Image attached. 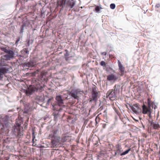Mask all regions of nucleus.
<instances>
[{
    "label": "nucleus",
    "instance_id": "1",
    "mask_svg": "<svg viewBox=\"0 0 160 160\" xmlns=\"http://www.w3.org/2000/svg\"><path fill=\"white\" fill-rule=\"evenodd\" d=\"M58 131H52L48 137V139H51L52 145L54 147L58 145L59 143H61L63 142H65L67 140L66 137H63L61 139L60 138L58 135Z\"/></svg>",
    "mask_w": 160,
    "mask_h": 160
},
{
    "label": "nucleus",
    "instance_id": "2",
    "mask_svg": "<svg viewBox=\"0 0 160 160\" xmlns=\"http://www.w3.org/2000/svg\"><path fill=\"white\" fill-rule=\"evenodd\" d=\"M1 50L6 54L3 55V59L6 60H9L14 58L15 54L14 52L12 50L8 49L6 48H1Z\"/></svg>",
    "mask_w": 160,
    "mask_h": 160
},
{
    "label": "nucleus",
    "instance_id": "3",
    "mask_svg": "<svg viewBox=\"0 0 160 160\" xmlns=\"http://www.w3.org/2000/svg\"><path fill=\"white\" fill-rule=\"evenodd\" d=\"M56 99L58 102V104L52 105L53 109L54 110H59L60 111L62 109L60 108H58V107H65V106L63 105L64 103L62 97L61 96H57Z\"/></svg>",
    "mask_w": 160,
    "mask_h": 160
},
{
    "label": "nucleus",
    "instance_id": "4",
    "mask_svg": "<svg viewBox=\"0 0 160 160\" xmlns=\"http://www.w3.org/2000/svg\"><path fill=\"white\" fill-rule=\"evenodd\" d=\"M114 90H109L107 93V98H109L111 101L114 100L116 99L117 96V88L115 86Z\"/></svg>",
    "mask_w": 160,
    "mask_h": 160
},
{
    "label": "nucleus",
    "instance_id": "5",
    "mask_svg": "<svg viewBox=\"0 0 160 160\" xmlns=\"http://www.w3.org/2000/svg\"><path fill=\"white\" fill-rule=\"evenodd\" d=\"M142 113L143 114H147L148 116L151 118V113L152 109L151 108L149 99H148V107H147L145 105L142 106Z\"/></svg>",
    "mask_w": 160,
    "mask_h": 160
},
{
    "label": "nucleus",
    "instance_id": "6",
    "mask_svg": "<svg viewBox=\"0 0 160 160\" xmlns=\"http://www.w3.org/2000/svg\"><path fill=\"white\" fill-rule=\"evenodd\" d=\"M42 89L43 88L42 87L40 86L39 88V86H38L37 88L33 86H30L26 91V94L27 95H31L33 92L37 91L38 90H42Z\"/></svg>",
    "mask_w": 160,
    "mask_h": 160
},
{
    "label": "nucleus",
    "instance_id": "7",
    "mask_svg": "<svg viewBox=\"0 0 160 160\" xmlns=\"http://www.w3.org/2000/svg\"><path fill=\"white\" fill-rule=\"evenodd\" d=\"M107 117V112L106 110H105L103 112V116L101 113L99 114L96 117L95 119L96 122L98 123L100 119H102L103 118H106Z\"/></svg>",
    "mask_w": 160,
    "mask_h": 160
},
{
    "label": "nucleus",
    "instance_id": "8",
    "mask_svg": "<svg viewBox=\"0 0 160 160\" xmlns=\"http://www.w3.org/2000/svg\"><path fill=\"white\" fill-rule=\"evenodd\" d=\"M22 121L20 119H16V125H14L13 127V129L14 130H21L22 129V127L21 126V123H22Z\"/></svg>",
    "mask_w": 160,
    "mask_h": 160
},
{
    "label": "nucleus",
    "instance_id": "9",
    "mask_svg": "<svg viewBox=\"0 0 160 160\" xmlns=\"http://www.w3.org/2000/svg\"><path fill=\"white\" fill-rule=\"evenodd\" d=\"M99 92H97L96 87L93 88L92 92V98L93 100H96L98 95Z\"/></svg>",
    "mask_w": 160,
    "mask_h": 160
},
{
    "label": "nucleus",
    "instance_id": "10",
    "mask_svg": "<svg viewBox=\"0 0 160 160\" xmlns=\"http://www.w3.org/2000/svg\"><path fill=\"white\" fill-rule=\"evenodd\" d=\"M8 68L6 67H3L0 68V80H1L3 77V75L8 72Z\"/></svg>",
    "mask_w": 160,
    "mask_h": 160
},
{
    "label": "nucleus",
    "instance_id": "11",
    "mask_svg": "<svg viewBox=\"0 0 160 160\" xmlns=\"http://www.w3.org/2000/svg\"><path fill=\"white\" fill-rule=\"evenodd\" d=\"M8 68L6 67H3L0 68V80H1L3 77V75L8 72Z\"/></svg>",
    "mask_w": 160,
    "mask_h": 160
},
{
    "label": "nucleus",
    "instance_id": "12",
    "mask_svg": "<svg viewBox=\"0 0 160 160\" xmlns=\"http://www.w3.org/2000/svg\"><path fill=\"white\" fill-rule=\"evenodd\" d=\"M118 63L119 67V69L120 70V75L121 76H122L123 75L124 73L125 68L123 66L119 61H118Z\"/></svg>",
    "mask_w": 160,
    "mask_h": 160
},
{
    "label": "nucleus",
    "instance_id": "13",
    "mask_svg": "<svg viewBox=\"0 0 160 160\" xmlns=\"http://www.w3.org/2000/svg\"><path fill=\"white\" fill-rule=\"evenodd\" d=\"M73 0H72V1H65V3H66V5L67 6L69 7L70 8H73V6L75 5L76 2L74 1H72Z\"/></svg>",
    "mask_w": 160,
    "mask_h": 160
},
{
    "label": "nucleus",
    "instance_id": "14",
    "mask_svg": "<svg viewBox=\"0 0 160 160\" xmlns=\"http://www.w3.org/2000/svg\"><path fill=\"white\" fill-rule=\"evenodd\" d=\"M118 77L113 74L109 75L107 76V80L109 81H115L117 80Z\"/></svg>",
    "mask_w": 160,
    "mask_h": 160
},
{
    "label": "nucleus",
    "instance_id": "15",
    "mask_svg": "<svg viewBox=\"0 0 160 160\" xmlns=\"http://www.w3.org/2000/svg\"><path fill=\"white\" fill-rule=\"evenodd\" d=\"M56 111L52 113V115L54 116V120L55 121H57L58 120V118L60 116V114L58 112V111H60L59 110Z\"/></svg>",
    "mask_w": 160,
    "mask_h": 160
},
{
    "label": "nucleus",
    "instance_id": "16",
    "mask_svg": "<svg viewBox=\"0 0 160 160\" xmlns=\"http://www.w3.org/2000/svg\"><path fill=\"white\" fill-rule=\"evenodd\" d=\"M131 109L135 113L137 112L139 109L138 104H134L133 106L132 107Z\"/></svg>",
    "mask_w": 160,
    "mask_h": 160
},
{
    "label": "nucleus",
    "instance_id": "17",
    "mask_svg": "<svg viewBox=\"0 0 160 160\" xmlns=\"http://www.w3.org/2000/svg\"><path fill=\"white\" fill-rule=\"evenodd\" d=\"M63 0H59L57 2V6L60 7L62 6L63 5Z\"/></svg>",
    "mask_w": 160,
    "mask_h": 160
},
{
    "label": "nucleus",
    "instance_id": "18",
    "mask_svg": "<svg viewBox=\"0 0 160 160\" xmlns=\"http://www.w3.org/2000/svg\"><path fill=\"white\" fill-rule=\"evenodd\" d=\"M153 128L155 129H158L160 128V125L158 123H154L152 126Z\"/></svg>",
    "mask_w": 160,
    "mask_h": 160
},
{
    "label": "nucleus",
    "instance_id": "19",
    "mask_svg": "<svg viewBox=\"0 0 160 160\" xmlns=\"http://www.w3.org/2000/svg\"><path fill=\"white\" fill-rule=\"evenodd\" d=\"M17 131V137L18 138H19L21 136H23V132H22L21 131Z\"/></svg>",
    "mask_w": 160,
    "mask_h": 160
},
{
    "label": "nucleus",
    "instance_id": "20",
    "mask_svg": "<svg viewBox=\"0 0 160 160\" xmlns=\"http://www.w3.org/2000/svg\"><path fill=\"white\" fill-rule=\"evenodd\" d=\"M26 66L28 67H33L34 66V64L33 62H28L26 63Z\"/></svg>",
    "mask_w": 160,
    "mask_h": 160
},
{
    "label": "nucleus",
    "instance_id": "21",
    "mask_svg": "<svg viewBox=\"0 0 160 160\" xmlns=\"http://www.w3.org/2000/svg\"><path fill=\"white\" fill-rule=\"evenodd\" d=\"M130 150H131V148H129L127 150H126L125 152H123L121 154V156H122V155H125L127 154L130 151Z\"/></svg>",
    "mask_w": 160,
    "mask_h": 160
},
{
    "label": "nucleus",
    "instance_id": "22",
    "mask_svg": "<svg viewBox=\"0 0 160 160\" xmlns=\"http://www.w3.org/2000/svg\"><path fill=\"white\" fill-rule=\"evenodd\" d=\"M71 96L75 99H77L78 98L77 95V94L75 93H71Z\"/></svg>",
    "mask_w": 160,
    "mask_h": 160
},
{
    "label": "nucleus",
    "instance_id": "23",
    "mask_svg": "<svg viewBox=\"0 0 160 160\" xmlns=\"http://www.w3.org/2000/svg\"><path fill=\"white\" fill-rule=\"evenodd\" d=\"M10 123H9L7 121H5L3 124V127H8L9 126Z\"/></svg>",
    "mask_w": 160,
    "mask_h": 160
},
{
    "label": "nucleus",
    "instance_id": "24",
    "mask_svg": "<svg viewBox=\"0 0 160 160\" xmlns=\"http://www.w3.org/2000/svg\"><path fill=\"white\" fill-rule=\"evenodd\" d=\"M26 25L25 24H23L21 27V30L20 31V32L21 33H22L23 31V30H24V27H26Z\"/></svg>",
    "mask_w": 160,
    "mask_h": 160
},
{
    "label": "nucleus",
    "instance_id": "25",
    "mask_svg": "<svg viewBox=\"0 0 160 160\" xmlns=\"http://www.w3.org/2000/svg\"><path fill=\"white\" fill-rule=\"evenodd\" d=\"M115 5L114 3H112L110 5V8L111 9H113L115 8Z\"/></svg>",
    "mask_w": 160,
    "mask_h": 160
},
{
    "label": "nucleus",
    "instance_id": "26",
    "mask_svg": "<svg viewBox=\"0 0 160 160\" xmlns=\"http://www.w3.org/2000/svg\"><path fill=\"white\" fill-rule=\"evenodd\" d=\"M100 8H100L98 6H97L95 8V10L97 12H98L100 11Z\"/></svg>",
    "mask_w": 160,
    "mask_h": 160
},
{
    "label": "nucleus",
    "instance_id": "27",
    "mask_svg": "<svg viewBox=\"0 0 160 160\" xmlns=\"http://www.w3.org/2000/svg\"><path fill=\"white\" fill-rule=\"evenodd\" d=\"M100 64L101 66H106V63L104 61H102L101 62Z\"/></svg>",
    "mask_w": 160,
    "mask_h": 160
},
{
    "label": "nucleus",
    "instance_id": "28",
    "mask_svg": "<svg viewBox=\"0 0 160 160\" xmlns=\"http://www.w3.org/2000/svg\"><path fill=\"white\" fill-rule=\"evenodd\" d=\"M52 99H53L52 98H49V99H48V101H47V104H49V103H50L51 100Z\"/></svg>",
    "mask_w": 160,
    "mask_h": 160
},
{
    "label": "nucleus",
    "instance_id": "29",
    "mask_svg": "<svg viewBox=\"0 0 160 160\" xmlns=\"http://www.w3.org/2000/svg\"><path fill=\"white\" fill-rule=\"evenodd\" d=\"M35 138V136L34 135V132H32V142L34 141V140Z\"/></svg>",
    "mask_w": 160,
    "mask_h": 160
},
{
    "label": "nucleus",
    "instance_id": "30",
    "mask_svg": "<svg viewBox=\"0 0 160 160\" xmlns=\"http://www.w3.org/2000/svg\"><path fill=\"white\" fill-rule=\"evenodd\" d=\"M107 124L106 123H104V124H103L102 125V128L103 129H104L105 128H106V126H107Z\"/></svg>",
    "mask_w": 160,
    "mask_h": 160
},
{
    "label": "nucleus",
    "instance_id": "31",
    "mask_svg": "<svg viewBox=\"0 0 160 160\" xmlns=\"http://www.w3.org/2000/svg\"><path fill=\"white\" fill-rule=\"evenodd\" d=\"M155 7H156L157 8H159V7H160V4L159 3L157 4L156 5Z\"/></svg>",
    "mask_w": 160,
    "mask_h": 160
},
{
    "label": "nucleus",
    "instance_id": "32",
    "mask_svg": "<svg viewBox=\"0 0 160 160\" xmlns=\"http://www.w3.org/2000/svg\"><path fill=\"white\" fill-rule=\"evenodd\" d=\"M102 55H104L106 56L107 55V52H102L101 53Z\"/></svg>",
    "mask_w": 160,
    "mask_h": 160
},
{
    "label": "nucleus",
    "instance_id": "33",
    "mask_svg": "<svg viewBox=\"0 0 160 160\" xmlns=\"http://www.w3.org/2000/svg\"><path fill=\"white\" fill-rule=\"evenodd\" d=\"M24 52H25L27 54H28L29 53V51L27 50L23 51Z\"/></svg>",
    "mask_w": 160,
    "mask_h": 160
},
{
    "label": "nucleus",
    "instance_id": "34",
    "mask_svg": "<svg viewBox=\"0 0 160 160\" xmlns=\"http://www.w3.org/2000/svg\"><path fill=\"white\" fill-rule=\"evenodd\" d=\"M69 55V54L68 52H67L65 54V57H68Z\"/></svg>",
    "mask_w": 160,
    "mask_h": 160
},
{
    "label": "nucleus",
    "instance_id": "35",
    "mask_svg": "<svg viewBox=\"0 0 160 160\" xmlns=\"http://www.w3.org/2000/svg\"><path fill=\"white\" fill-rule=\"evenodd\" d=\"M142 135L143 137L145 138H146L147 137V135L145 133H143Z\"/></svg>",
    "mask_w": 160,
    "mask_h": 160
},
{
    "label": "nucleus",
    "instance_id": "36",
    "mask_svg": "<svg viewBox=\"0 0 160 160\" xmlns=\"http://www.w3.org/2000/svg\"><path fill=\"white\" fill-rule=\"evenodd\" d=\"M102 109V108L101 107H100L98 109V111H100Z\"/></svg>",
    "mask_w": 160,
    "mask_h": 160
},
{
    "label": "nucleus",
    "instance_id": "37",
    "mask_svg": "<svg viewBox=\"0 0 160 160\" xmlns=\"http://www.w3.org/2000/svg\"><path fill=\"white\" fill-rule=\"evenodd\" d=\"M66 61H67L68 60V58H66Z\"/></svg>",
    "mask_w": 160,
    "mask_h": 160
}]
</instances>
